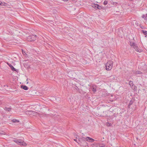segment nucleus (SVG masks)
Here are the masks:
<instances>
[{"mask_svg": "<svg viewBox=\"0 0 147 147\" xmlns=\"http://www.w3.org/2000/svg\"><path fill=\"white\" fill-rule=\"evenodd\" d=\"M129 39L130 40L129 42L130 46L131 47H133L136 51L139 52H141V50L139 48L137 45L134 42V37H130L129 38Z\"/></svg>", "mask_w": 147, "mask_h": 147, "instance_id": "f257e3e1", "label": "nucleus"}, {"mask_svg": "<svg viewBox=\"0 0 147 147\" xmlns=\"http://www.w3.org/2000/svg\"><path fill=\"white\" fill-rule=\"evenodd\" d=\"M13 141L17 144L23 146H25L26 145V144L24 141V138H21L20 139H15Z\"/></svg>", "mask_w": 147, "mask_h": 147, "instance_id": "f03ea898", "label": "nucleus"}, {"mask_svg": "<svg viewBox=\"0 0 147 147\" xmlns=\"http://www.w3.org/2000/svg\"><path fill=\"white\" fill-rule=\"evenodd\" d=\"M113 62L111 61H109L105 65L106 69L107 70H110L113 67Z\"/></svg>", "mask_w": 147, "mask_h": 147, "instance_id": "7ed1b4c3", "label": "nucleus"}, {"mask_svg": "<svg viewBox=\"0 0 147 147\" xmlns=\"http://www.w3.org/2000/svg\"><path fill=\"white\" fill-rule=\"evenodd\" d=\"M117 34L119 36V37H122L123 36H125L124 35L123 32L121 28L119 30Z\"/></svg>", "mask_w": 147, "mask_h": 147, "instance_id": "20e7f679", "label": "nucleus"}, {"mask_svg": "<svg viewBox=\"0 0 147 147\" xmlns=\"http://www.w3.org/2000/svg\"><path fill=\"white\" fill-rule=\"evenodd\" d=\"M105 144L102 142H99L96 144V147H105Z\"/></svg>", "mask_w": 147, "mask_h": 147, "instance_id": "39448f33", "label": "nucleus"}, {"mask_svg": "<svg viewBox=\"0 0 147 147\" xmlns=\"http://www.w3.org/2000/svg\"><path fill=\"white\" fill-rule=\"evenodd\" d=\"M85 138L86 141L90 142H93L94 141V140L93 139L89 137H87L86 138Z\"/></svg>", "mask_w": 147, "mask_h": 147, "instance_id": "423d86ee", "label": "nucleus"}, {"mask_svg": "<svg viewBox=\"0 0 147 147\" xmlns=\"http://www.w3.org/2000/svg\"><path fill=\"white\" fill-rule=\"evenodd\" d=\"M85 139V137H82L81 138H80L78 139V141L81 142H83L85 143L86 141Z\"/></svg>", "mask_w": 147, "mask_h": 147, "instance_id": "0eeeda50", "label": "nucleus"}, {"mask_svg": "<svg viewBox=\"0 0 147 147\" xmlns=\"http://www.w3.org/2000/svg\"><path fill=\"white\" fill-rule=\"evenodd\" d=\"M7 64L12 71H16V69H15L11 64L9 63H7Z\"/></svg>", "mask_w": 147, "mask_h": 147, "instance_id": "6e6552de", "label": "nucleus"}, {"mask_svg": "<svg viewBox=\"0 0 147 147\" xmlns=\"http://www.w3.org/2000/svg\"><path fill=\"white\" fill-rule=\"evenodd\" d=\"M91 6L94 8L96 9H97V6H98V4H91Z\"/></svg>", "mask_w": 147, "mask_h": 147, "instance_id": "1a4fd4ad", "label": "nucleus"}, {"mask_svg": "<svg viewBox=\"0 0 147 147\" xmlns=\"http://www.w3.org/2000/svg\"><path fill=\"white\" fill-rule=\"evenodd\" d=\"M21 87L23 89L26 90H27L28 89V87L25 85H22L21 86Z\"/></svg>", "mask_w": 147, "mask_h": 147, "instance_id": "9d476101", "label": "nucleus"}, {"mask_svg": "<svg viewBox=\"0 0 147 147\" xmlns=\"http://www.w3.org/2000/svg\"><path fill=\"white\" fill-rule=\"evenodd\" d=\"M11 121H12V122H13V123H19V120L15 119H12L11 120Z\"/></svg>", "mask_w": 147, "mask_h": 147, "instance_id": "9b49d317", "label": "nucleus"}, {"mask_svg": "<svg viewBox=\"0 0 147 147\" xmlns=\"http://www.w3.org/2000/svg\"><path fill=\"white\" fill-rule=\"evenodd\" d=\"M33 112V111H28L26 112V113L27 115H30L32 114Z\"/></svg>", "mask_w": 147, "mask_h": 147, "instance_id": "f8f14e48", "label": "nucleus"}, {"mask_svg": "<svg viewBox=\"0 0 147 147\" xmlns=\"http://www.w3.org/2000/svg\"><path fill=\"white\" fill-rule=\"evenodd\" d=\"M32 37H27V40L28 41H32L34 40V39H33L32 38Z\"/></svg>", "mask_w": 147, "mask_h": 147, "instance_id": "ddd939ff", "label": "nucleus"}, {"mask_svg": "<svg viewBox=\"0 0 147 147\" xmlns=\"http://www.w3.org/2000/svg\"><path fill=\"white\" fill-rule=\"evenodd\" d=\"M98 6H97V9H105L104 7H102L101 6L99 5H98Z\"/></svg>", "mask_w": 147, "mask_h": 147, "instance_id": "4468645a", "label": "nucleus"}, {"mask_svg": "<svg viewBox=\"0 0 147 147\" xmlns=\"http://www.w3.org/2000/svg\"><path fill=\"white\" fill-rule=\"evenodd\" d=\"M5 110L6 111H9L11 110V107H5Z\"/></svg>", "mask_w": 147, "mask_h": 147, "instance_id": "2eb2a0df", "label": "nucleus"}, {"mask_svg": "<svg viewBox=\"0 0 147 147\" xmlns=\"http://www.w3.org/2000/svg\"><path fill=\"white\" fill-rule=\"evenodd\" d=\"M1 4H0L2 6H7V4L5 3L2 2H0Z\"/></svg>", "mask_w": 147, "mask_h": 147, "instance_id": "dca6fc26", "label": "nucleus"}, {"mask_svg": "<svg viewBox=\"0 0 147 147\" xmlns=\"http://www.w3.org/2000/svg\"><path fill=\"white\" fill-rule=\"evenodd\" d=\"M133 102L131 100H130L129 102L128 105V107L129 108L130 107V106L133 104Z\"/></svg>", "mask_w": 147, "mask_h": 147, "instance_id": "f3484780", "label": "nucleus"}, {"mask_svg": "<svg viewBox=\"0 0 147 147\" xmlns=\"http://www.w3.org/2000/svg\"><path fill=\"white\" fill-rule=\"evenodd\" d=\"M129 84L131 87H133L134 84L132 81H130L129 82Z\"/></svg>", "mask_w": 147, "mask_h": 147, "instance_id": "a211bd4d", "label": "nucleus"}, {"mask_svg": "<svg viewBox=\"0 0 147 147\" xmlns=\"http://www.w3.org/2000/svg\"><path fill=\"white\" fill-rule=\"evenodd\" d=\"M142 17L145 20L146 19H147V15H146H146H143L142 16Z\"/></svg>", "mask_w": 147, "mask_h": 147, "instance_id": "6ab92c4d", "label": "nucleus"}, {"mask_svg": "<svg viewBox=\"0 0 147 147\" xmlns=\"http://www.w3.org/2000/svg\"><path fill=\"white\" fill-rule=\"evenodd\" d=\"M142 74V72L140 71H136V74Z\"/></svg>", "mask_w": 147, "mask_h": 147, "instance_id": "aec40b11", "label": "nucleus"}, {"mask_svg": "<svg viewBox=\"0 0 147 147\" xmlns=\"http://www.w3.org/2000/svg\"><path fill=\"white\" fill-rule=\"evenodd\" d=\"M92 90L94 92H95L96 91V88L94 87H93L92 88Z\"/></svg>", "mask_w": 147, "mask_h": 147, "instance_id": "412c9836", "label": "nucleus"}, {"mask_svg": "<svg viewBox=\"0 0 147 147\" xmlns=\"http://www.w3.org/2000/svg\"><path fill=\"white\" fill-rule=\"evenodd\" d=\"M142 31L143 32V33L146 35V34L147 33V31H146L144 30H142Z\"/></svg>", "mask_w": 147, "mask_h": 147, "instance_id": "4be33fe9", "label": "nucleus"}, {"mask_svg": "<svg viewBox=\"0 0 147 147\" xmlns=\"http://www.w3.org/2000/svg\"><path fill=\"white\" fill-rule=\"evenodd\" d=\"M107 125L108 126H110L111 125V123H109V122H107Z\"/></svg>", "mask_w": 147, "mask_h": 147, "instance_id": "5701e85b", "label": "nucleus"}, {"mask_svg": "<svg viewBox=\"0 0 147 147\" xmlns=\"http://www.w3.org/2000/svg\"><path fill=\"white\" fill-rule=\"evenodd\" d=\"M5 134V132H4L3 131H0V134Z\"/></svg>", "mask_w": 147, "mask_h": 147, "instance_id": "b1692460", "label": "nucleus"}, {"mask_svg": "<svg viewBox=\"0 0 147 147\" xmlns=\"http://www.w3.org/2000/svg\"><path fill=\"white\" fill-rule=\"evenodd\" d=\"M107 1H105L104 2V4L105 5H106L107 4Z\"/></svg>", "mask_w": 147, "mask_h": 147, "instance_id": "393cba45", "label": "nucleus"}, {"mask_svg": "<svg viewBox=\"0 0 147 147\" xmlns=\"http://www.w3.org/2000/svg\"><path fill=\"white\" fill-rule=\"evenodd\" d=\"M104 138H102L100 140V141H101L102 142H103L104 141Z\"/></svg>", "mask_w": 147, "mask_h": 147, "instance_id": "a878e982", "label": "nucleus"}, {"mask_svg": "<svg viewBox=\"0 0 147 147\" xmlns=\"http://www.w3.org/2000/svg\"><path fill=\"white\" fill-rule=\"evenodd\" d=\"M74 140L75 141H76V142H77L78 143V144H79V142H77V139H74Z\"/></svg>", "mask_w": 147, "mask_h": 147, "instance_id": "bb28decb", "label": "nucleus"}, {"mask_svg": "<svg viewBox=\"0 0 147 147\" xmlns=\"http://www.w3.org/2000/svg\"><path fill=\"white\" fill-rule=\"evenodd\" d=\"M32 36H35V37H37V35H32Z\"/></svg>", "mask_w": 147, "mask_h": 147, "instance_id": "cd10ccee", "label": "nucleus"}, {"mask_svg": "<svg viewBox=\"0 0 147 147\" xmlns=\"http://www.w3.org/2000/svg\"><path fill=\"white\" fill-rule=\"evenodd\" d=\"M22 52L23 54H24V53H25V52L24 51L22 50Z\"/></svg>", "mask_w": 147, "mask_h": 147, "instance_id": "c85d7f7f", "label": "nucleus"}, {"mask_svg": "<svg viewBox=\"0 0 147 147\" xmlns=\"http://www.w3.org/2000/svg\"><path fill=\"white\" fill-rule=\"evenodd\" d=\"M15 33H18V31H17L16 30H15Z\"/></svg>", "mask_w": 147, "mask_h": 147, "instance_id": "c756f323", "label": "nucleus"}, {"mask_svg": "<svg viewBox=\"0 0 147 147\" xmlns=\"http://www.w3.org/2000/svg\"><path fill=\"white\" fill-rule=\"evenodd\" d=\"M146 15H147V13L146 14Z\"/></svg>", "mask_w": 147, "mask_h": 147, "instance_id": "7c9ffc66", "label": "nucleus"}]
</instances>
